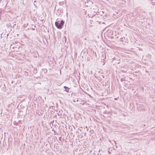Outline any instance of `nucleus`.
Wrapping results in <instances>:
<instances>
[{"label":"nucleus","mask_w":155,"mask_h":155,"mask_svg":"<svg viewBox=\"0 0 155 155\" xmlns=\"http://www.w3.org/2000/svg\"><path fill=\"white\" fill-rule=\"evenodd\" d=\"M64 21L63 20H61V21H56L55 22V25L57 28L59 29H61L64 26Z\"/></svg>","instance_id":"nucleus-1"},{"label":"nucleus","mask_w":155,"mask_h":155,"mask_svg":"<svg viewBox=\"0 0 155 155\" xmlns=\"http://www.w3.org/2000/svg\"><path fill=\"white\" fill-rule=\"evenodd\" d=\"M64 88L65 89L64 91H66L68 93L69 92V90L71 89L70 88H68L66 86H64Z\"/></svg>","instance_id":"nucleus-2"},{"label":"nucleus","mask_w":155,"mask_h":155,"mask_svg":"<svg viewBox=\"0 0 155 155\" xmlns=\"http://www.w3.org/2000/svg\"><path fill=\"white\" fill-rule=\"evenodd\" d=\"M143 105H142L140 106V109H139V110L140 109V112H141V111H144L145 110V109H143Z\"/></svg>","instance_id":"nucleus-3"},{"label":"nucleus","mask_w":155,"mask_h":155,"mask_svg":"<svg viewBox=\"0 0 155 155\" xmlns=\"http://www.w3.org/2000/svg\"><path fill=\"white\" fill-rule=\"evenodd\" d=\"M13 124L14 125H15L16 126L18 125V123H16L15 121L13 122Z\"/></svg>","instance_id":"nucleus-4"},{"label":"nucleus","mask_w":155,"mask_h":155,"mask_svg":"<svg viewBox=\"0 0 155 155\" xmlns=\"http://www.w3.org/2000/svg\"><path fill=\"white\" fill-rule=\"evenodd\" d=\"M74 101L75 102H76V101H78V99H74Z\"/></svg>","instance_id":"nucleus-5"},{"label":"nucleus","mask_w":155,"mask_h":155,"mask_svg":"<svg viewBox=\"0 0 155 155\" xmlns=\"http://www.w3.org/2000/svg\"><path fill=\"white\" fill-rule=\"evenodd\" d=\"M36 3V2L35 1H34V5H35V4Z\"/></svg>","instance_id":"nucleus-6"},{"label":"nucleus","mask_w":155,"mask_h":155,"mask_svg":"<svg viewBox=\"0 0 155 155\" xmlns=\"http://www.w3.org/2000/svg\"><path fill=\"white\" fill-rule=\"evenodd\" d=\"M44 71H45V72H47V70L46 69H44Z\"/></svg>","instance_id":"nucleus-7"},{"label":"nucleus","mask_w":155,"mask_h":155,"mask_svg":"<svg viewBox=\"0 0 155 155\" xmlns=\"http://www.w3.org/2000/svg\"><path fill=\"white\" fill-rule=\"evenodd\" d=\"M122 39H123V38H120V40H121V41H122Z\"/></svg>","instance_id":"nucleus-8"},{"label":"nucleus","mask_w":155,"mask_h":155,"mask_svg":"<svg viewBox=\"0 0 155 155\" xmlns=\"http://www.w3.org/2000/svg\"><path fill=\"white\" fill-rule=\"evenodd\" d=\"M108 153H110V151H109H109H108Z\"/></svg>","instance_id":"nucleus-9"},{"label":"nucleus","mask_w":155,"mask_h":155,"mask_svg":"<svg viewBox=\"0 0 155 155\" xmlns=\"http://www.w3.org/2000/svg\"><path fill=\"white\" fill-rule=\"evenodd\" d=\"M90 131L91 132H91H92V130H91ZM92 132H93V130H92Z\"/></svg>","instance_id":"nucleus-10"},{"label":"nucleus","mask_w":155,"mask_h":155,"mask_svg":"<svg viewBox=\"0 0 155 155\" xmlns=\"http://www.w3.org/2000/svg\"><path fill=\"white\" fill-rule=\"evenodd\" d=\"M85 134H86L85 133H84V135L85 136Z\"/></svg>","instance_id":"nucleus-11"}]
</instances>
